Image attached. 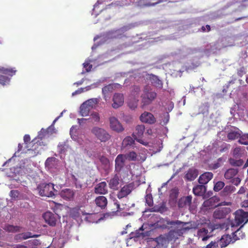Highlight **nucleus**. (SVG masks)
<instances>
[{"instance_id":"nucleus-5","label":"nucleus","mask_w":248,"mask_h":248,"mask_svg":"<svg viewBox=\"0 0 248 248\" xmlns=\"http://www.w3.org/2000/svg\"><path fill=\"white\" fill-rule=\"evenodd\" d=\"M92 133L102 142L108 140L111 136L105 129L98 127H94L92 129Z\"/></svg>"},{"instance_id":"nucleus-18","label":"nucleus","mask_w":248,"mask_h":248,"mask_svg":"<svg viewBox=\"0 0 248 248\" xmlns=\"http://www.w3.org/2000/svg\"><path fill=\"white\" fill-rule=\"evenodd\" d=\"M108 192L107 185L105 182L99 183L94 187V193L96 194L105 195Z\"/></svg>"},{"instance_id":"nucleus-49","label":"nucleus","mask_w":248,"mask_h":248,"mask_svg":"<svg viewBox=\"0 0 248 248\" xmlns=\"http://www.w3.org/2000/svg\"><path fill=\"white\" fill-rule=\"evenodd\" d=\"M90 119L92 122H98L100 121V116L98 113L93 112L91 114Z\"/></svg>"},{"instance_id":"nucleus-8","label":"nucleus","mask_w":248,"mask_h":248,"mask_svg":"<svg viewBox=\"0 0 248 248\" xmlns=\"http://www.w3.org/2000/svg\"><path fill=\"white\" fill-rule=\"evenodd\" d=\"M109 122L110 127L112 130L118 133L122 132L124 130L123 125L116 117H109Z\"/></svg>"},{"instance_id":"nucleus-39","label":"nucleus","mask_w":248,"mask_h":248,"mask_svg":"<svg viewBox=\"0 0 248 248\" xmlns=\"http://www.w3.org/2000/svg\"><path fill=\"white\" fill-rule=\"evenodd\" d=\"M80 210L79 208H74L70 211V216L74 219L78 218L80 216Z\"/></svg>"},{"instance_id":"nucleus-48","label":"nucleus","mask_w":248,"mask_h":248,"mask_svg":"<svg viewBox=\"0 0 248 248\" xmlns=\"http://www.w3.org/2000/svg\"><path fill=\"white\" fill-rule=\"evenodd\" d=\"M10 81V78L5 76L0 75V84L4 85L8 83Z\"/></svg>"},{"instance_id":"nucleus-15","label":"nucleus","mask_w":248,"mask_h":248,"mask_svg":"<svg viewBox=\"0 0 248 248\" xmlns=\"http://www.w3.org/2000/svg\"><path fill=\"white\" fill-rule=\"evenodd\" d=\"M125 159L123 154L118 155L115 160V168L117 172H120L125 166Z\"/></svg>"},{"instance_id":"nucleus-2","label":"nucleus","mask_w":248,"mask_h":248,"mask_svg":"<svg viewBox=\"0 0 248 248\" xmlns=\"http://www.w3.org/2000/svg\"><path fill=\"white\" fill-rule=\"evenodd\" d=\"M39 194L43 197H52L57 193V190L54 188V185L52 183H42L37 188Z\"/></svg>"},{"instance_id":"nucleus-31","label":"nucleus","mask_w":248,"mask_h":248,"mask_svg":"<svg viewBox=\"0 0 248 248\" xmlns=\"http://www.w3.org/2000/svg\"><path fill=\"white\" fill-rule=\"evenodd\" d=\"M205 187L203 185H197L193 188V193L197 196H202L205 192Z\"/></svg>"},{"instance_id":"nucleus-23","label":"nucleus","mask_w":248,"mask_h":248,"mask_svg":"<svg viewBox=\"0 0 248 248\" xmlns=\"http://www.w3.org/2000/svg\"><path fill=\"white\" fill-rule=\"evenodd\" d=\"M234 130H231L227 134V138L229 140H233L239 138L242 134V131L238 128L235 127Z\"/></svg>"},{"instance_id":"nucleus-60","label":"nucleus","mask_w":248,"mask_h":248,"mask_svg":"<svg viewBox=\"0 0 248 248\" xmlns=\"http://www.w3.org/2000/svg\"><path fill=\"white\" fill-rule=\"evenodd\" d=\"M242 206L244 207H248V200H245L242 202Z\"/></svg>"},{"instance_id":"nucleus-43","label":"nucleus","mask_w":248,"mask_h":248,"mask_svg":"<svg viewBox=\"0 0 248 248\" xmlns=\"http://www.w3.org/2000/svg\"><path fill=\"white\" fill-rule=\"evenodd\" d=\"M238 142L241 144L248 145V134L241 135Z\"/></svg>"},{"instance_id":"nucleus-22","label":"nucleus","mask_w":248,"mask_h":248,"mask_svg":"<svg viewBox=\"0 0 248 248\" xmlns=\"http://www.w3.org/2000/svg\"><path fill=\"white\" fill-rule=\"evenodd\" d=\"M94 202L96 206L102 209H104L108 204V200L104 196H99L95 198Z\"/></svg>"},{"instance_id":"nucleus-12","label":"nucleus","mask_w":248,"mask_h":248,"mask_svg":"<svg viewBox=\"0 0 248 248\" xmlns=\"http://www.w3.org/2000/svg\"><path fill=\"white\" fill-rule=\"evenodd\" d=\"M140 120L144 123L153 124L156 122V119L154 115L149 112L145 111L141 114Z\"/></svg>"},{"instance_id":"nucleus-17","label":"nucleus","mask_w":248,"mask_h":248,"mask_svg":"<svg viewBox=\"0 0 248 248\" xmlns=\"http://www.w3.org/2000/svg\"><path fill=\"white\" fill-rule=\"evenodd\" d=\"M192 196H187L181 198L178 202L179 208H183L189 207L192 202Z\"/></svg>"},{"instance_id":"nucleus-59","label":"nucleus","mask_w":248,"mask_h":248,"mask_svg":"<svg viewBox=\"0 0 248 248\" xmlns=\"http://www.w3.org/2000/svg\"><path fill=\"white\" fill-rule=\"evenodd\" d=\"M246 192V188L243 186H242L239 191H238V193L239 194H242Z\"/></svg>"},{"instance_id":"nucleus-58","label":"nucleus","mask_w":248,"mask_h":248,"mask_svg":"<svg viewBox=\"0 0 248 248\" xmlns=\"http://www.w3.org/2000/svg\"><path fill=\"white\" fill-rule=\"evenodd\" d=\"M206 29H207V31H209L211 30V28L210 25H206V26H202L201 28V31L202 32H205L206 31Z\"/></svg>"},{"instance_id":"nucleus-24","label":"nucleus","mask_w":248,"mask_h":248,"mask_svg":"<svg viewBox=\"0 0 248 248\" xmlns=\"http://www.w3.org/2000/svg\"><path fill=\"white\" fill-rule=\"evenodd\" d=\"M198 175V171L194 168L189 169L186 174L185 178L188 181H193Z\"/></svg>"},{"instance_id":"nucleus-44","label":"nucleus","mask_w":248,"mask_h":248,"mask_svg":"<svg viewBox=\"0 0 248 248\" xmlns=\"http://www.w3.org/2000/svg\"><path fill=\"white\" fill-rule=\"evenodd\" d=\"M143 231V227H140L139 230H137L135 232H132L131 233V237H143L145 235L142 232H141Z\"/></svg>"},{"instance_id":"nucleus-19","label":"nucleus","mask_w":248,"mask_h":248,"mask_svg":"<svg viewBox=\"0 0 248 248\" xmlns=\"http://www.w3.org/2000/svg\"><path fill=\"white\" fill-rule=\"evenodd\" d=\"M236 190L235 187L232 185H227L224 187L220 193V196L226 198L230 197L232 194Z\"/></svg>"},{"instance_id":"nucleus-7","label":"nucleus","mask_w":248,"mask_h":248,"mask_svg":"<svg viewBox=\"0 0 248 248\" xmlns=\"http://www.w3.org/2000/svg\"><path fill=\"white\" fill-rule=\"evenodd\" d=\"M217 202L218 198L217 197H213L205 201L203 203L202 206L204 207H206L207 209H212L220 205H228L231 204V202H225L217 204Z\"/></svg>"},{"instance_id":"nucleus-55","label":"nucleus","mask_w":248,"mask_h":248,"mask_svg":"<svg viewBox=\"0 0 248 248\" xmlns=\"http://www.w3.org/2000/svg\"><path fill=\"white\" fill-rule=\"evenodd\" d=\"M246 73L244 67H241L237 71V74L239 77H242Z\"/></svg>"},{"instance_id":"nucleus-57","label":"nucleus","mask_w":248,"mask_h":248,"mask_svg":"<svg viewBox=\"0 0 248 248\" xmlns=\"http://www.w3.org/2000/svg\"><path fill=\"white\" fill-rule=\"evenodd\" d=\"M139 143L142 144L143 145L147 146L148 145V142L147 141H144L140 139V138H135V139Z\"/></svg>"},{"instance_id":"nucleus-30","label":"nucleus","mask_w":248,"mask_h":248,"mask_svg":"<svg viewBox=\"0 0 248 248\" xmlns=\"http://www.w3.org/2000/svg\"><path fill=\"white\" fill-rule=\"evenodd\" d=\"M238 173V170L236 169L231 168L228 169L224 173L225 179L230 180L235 177Z\"/></svg>"},{"instance_id":"nucleus-42","label":"nucleus","mask_w":248,"mask_h":248,"mask_svg":"<svg viewBox=\"0 0 248 248\" xmlns=\"http://www.w3.org/2000/svg\"><path fill=\"white\" fill-rule=\"evenodd\" d=\"M225 186V183L222 181H217L215 183L214 190L216 192H218L223 189Z\"/></svg>"},{"instance_id":"nucleus-27","label":"nucleus","mask_w":248,"mask_h":248,"mask_svg":"<svg viewBox=\"0 0 248 248\" xmlns=\"http://www.w3.org/2000/svg\"><path fill=\"white\" fill-rule=\"evenodd\" d=\"M145 131V126L142 124L138 125L136 127L135 131L133 133L132 136L135 138H140L142 137Z\"/></svg>"},{"instance_id":"nucleus-56","label":"nucleus","mask_w":248,"mask_h":248,"mask_svg":"<svg viewBox=\"0 0 248 248\" xmlns=\"http://www.w3.org/2000/svg\"><path fill=\"white\" fill-rule=\"evenodd\" d=\"M32 237H33V236L31 235V232H27L22 234V237L24 239H27Z\"/></svg>"},{"instance_id":"nucleus-34","label":"nucleus","mask_w":248,"mask_h":248,"mask_svg":"<svg viewBox=\"0 0 248 248\" xmlns=\"http://www.w3.org/2000/svg\"><path fill=\"white\" fill-rule=\"evenodd\" d=\"M125 159L129 161H135L137 160V154L135 152L130 151L125 154H123Z\"/></svg>"},{"instance_id":"nucleus-47","label":"nucleus","mask_w":248,"mask_h":248,"mask_svg":"<svg viewBox=\"0 0 248 248\" xmlns=\"http://www.w3.org/2000/svg\"><path fill=\"white\" fill-rule=\"evenodd\" d=\"M16 71L14 70L13 69H3L1 70L2 73L12 76L15 74Z\"/></svg>"},{"instance_id":"nucleus-54","label":"nucleus","mask_w":248,"mask_h":248,"mask_svg":"<svg viewBox=\"0 0 248 248\" xmlns=\"http://www.w3.org/2000/svg\"><path fill=\"white\" fill-rule=\"evenodd\" d=\"M231 182L233 185L235 186H238L241 182V179L239 177H234L232 179Z\"/></svg>"},{"instance_id":"nucleus-52","label":"nucleus","mask_w":248,"mask_h":248,"mask_svg":"<svg viewBox=\"0 0 248 248\" xmlns=\"http://www.w3.org/2000/svg\"><path fill=\"white\" fill-rule=\"evenodd\" d=\"M219 247L217 245V243L216 241H211L209 244H208L205 248H218Z\"/></svg>"},{"instance_id":"nucleus-63","label":"nucleus","mask_w":248,"mask_h":248,"mask_svg":"<svg viewBox=\"0 0 248 248\" xmlns=\"http://www.w3.org/2000/svg\"><path fill=\"white\" fill-rule=\"evenodd\" d=\"M13 248H27V247L24 245H17L15 246Z\"/></svg>"},{"instance_id":"nucleus-14","label":"nucleus","mask_w":248,"mask_h":248,"mask_svg":"<svg viewBox=\"0 0 248 248\" xmlns=\"http://www.w3.org/2000/svg\"><path fill=\"white\" fill-rule=\"evenodd\" d=\"M112 107L114 108H118L123 106L124 102L123 94L121 93H115L113 97Z\"/></svg>"},{"instance_id":"nucleus-40","label":"nucleus","mask_w":248,"mask_h":248,"mask_svg":"<svg viewBox=\"0 0 248 248\" xmlns=\"http://www.w3.org/2000/svg\"><path fill=\"white\" fill-rule=\"evenodd\" d=\"M91 109H92L98 103V100L96 98L88 99L84 102Z\"/></svg>"},{"instance_id":"nucleus-38","label":"nucleus","mask_w":248,"mask_h":248,"mask_svg":"<svg viewBox=\"0 0 248 248\" xmlns=\"http://www.w3.org/2000/svg\"><path fill=\"white\" fill-rule=\"evenodd\" d=\"M229 162L231 165L236 167H240L244 163L243 160L241 159H235L232 158L229 159Z\"/></svg>"},{"instance_id":"nucleus-62","label":"nucleus","mask_w":248,"mask_h":248,"mask_svg":"<svg viewBox=\"0 0 248 248\" xmlns=\"http://www.w3.org/2000/svg\"><path fill=\"white\" fill-rule=\"evenodd\" d=\"M88 119L85 118H81L78 119V122L79 124H81L82 123H84L85 121H87Z\"/></svg>"},{"instance_id":"nucleus-6","label":"nucleus","mask_w":248,"mask_h":248,"mask_svg":"<svg viewBox=\"0 0 248 248\" xmlns=\"http://www.w3.org/2000/svg\"><path fill=\"white\" fill-rule=\"evenodd\" d=\"M234 215V221L237 225L248 221V212L244 211L242 209H239L235 212Z\"/></svg>"},{"instance_id":"nucleus-32","label":"nucleus","mask_w":248,"mask_h":248,"mask_svg":"<svg viewBox=\"0 0 248 248\" xmlns=\"http://www.w3.org/2000/svg\"><path fill=\"white\" fill-rule=\"evenodd\" d=\"M4 230L9 232H16L21 231V227L19 226L13 225H6L3 228Z\"/></svg>"},{"instance_id":"nucleus-20","label":"nucleus","mask_w":248,"mask_h":248,"mask_svg":"<svg viewBox=\"0 0 248 248\" xmlns=\"http://www.w3.org/2000/svg\"><path fill=\"white\" fill-rule=\"evenodd\" d=\"M213 174L211 172H206L200 176L198 181L202 185L207 184L213 178Z\"/></svg>"},{"instance_id":"nucleus-11","label":"nucleus","mask_w":248,"mask_h":248,"mask_svg":"<svg viewBox=\"0 0 248 248\" xmlns=\"http://www.w3.org/2000/svg\"><path fill=\"white\" fill-rule=\"evenodd\" d=\"M43 217L46 223L51 226H55L57 221V215L51 212H46L43 214Z\"/></svg>"},{"instance_id":"nucleus-10","label":"nucleus","mask_w":248,"mask_h":248,"mask_svg":"<svg viewBox=\"0 0 248 248\" xmlns=\"http://www.w3.org/2000/svg\"><path fill=\"white\" fill-rule=\"evenodd\" d=\"M231 209L229 207H220L217 209L213 213V217L215 219H222L231 212Z\"/></svg>"},{"instance_id":"nucleus-50","label":"nucleus","mask_w":248,"mask_h":248,"mask_svg":"<svg viewBox=\"0 0 248 248\" xmlns=\"http://www.w3.org/2000/svg\"><path fill=\"white\" fill-rule=\"evenodd\" d=\"M146 203L149 206H152L153 205V200L151 194H147L145 196Z\"/></svg>"},{"instance_id":"nucleus-35","label":"nucleus","mask_w":248,"mask_h":248,"mask_svg":"<svg viewBox=\"0 0 248 248\" xmlns=\"http://www.w3.org/2000/svg\"><path fill=\"white\" fill-rule=\"evenodd\" d=\"M91 108L85 103H83L80 107V113L82 116H87L89 115Z\"/></svg>"},{"instance_id":"nucleus-29","label":"nucleus","mask_w":248,"mask_h":248,"mask_svg":"<svg viewBox=\"0 0 248 248\" xmlns=\"http://www.w3.org/2000/svg\"><path fill=\"white\" fill-rule=\"evenodd\" d=\"M150 80L152 83L156 87L161 88L163 86V83L158 77L155 75L151 74L150 75Z\"/></svg>"},{"instance_id":"nucleus-13","label":"nucleus","mask_w":248,"mask_h":248,"mask_svg":"<svg viewBox=\"0 0 248 248\" xmlns=\"http://www.w3.org/2000/svg\"><path fill=\"white\" fill-rule=\"evenodd\" d=\"M217 245L220 248H225L231 243H234L232 237L229 234L223 235L221 237L216 241Z\"/></svg>"},{"instance_id":"nucleus-9","label":"nucleus","mask_w":248,"mask_h":248,"mask_svg":"<svg viewBox=\"0 0 248 248\" xmlns=\"http://www.w3.org/2000/svg\"><path fill=\"white\" fill-rule=\"evenodd\" d=\"M134 188V185L132 183H130L124 186L121 188L118 192L117 196L119 199L126 197L131 193Z\"/></svg>"},{"instance_id":"nucleus-16","label":"nucleus","mask_w":248,"mask_h":248,"mask_svg":"<svg viewBox=\"0 0 248 248\" xmlns=\"http://www.w3.org/2000/svg\"><path fill=\"white\" fill-rule=\"evenodd\" d=\"M135 140L130 136L126 137L122 141V149L127 150L133 149L135 144Z\"/></svg>"},{"instance_id":"nucleus-25","label":"nucleus","mask_w":248,"mask_h":248,"mask_svg":"<svg viewBox=\"0 0 248 248\" xmlns=\"http://www.w3.org/2000/svg\"><path fill=\"white\" fill-rule=\"evenodd\" d=\"M60 195L64 200H71L73 199L74 193L72 190L66 188L61 191Z\"/></svg>"},{"instance_id":"nucleus-28","label":"nucleus","mask_w":248,"mask_h":248,"mask_svg":"<svg viewBox=\"0 0 248 248\" xmlns=\"http://www.w3.org/2000/svg\"><path fill=\"white\" fill-rule=\"evenodd\" d=\"M243 227V225L237 229L235 232H233L232 238L233 241L235 242L238 240L243 239L245 237V233L241 230L242 228Z\"/></svg>"},{"instance_id":"nucleus-53","label":"nucleus","mask_w":248,"mask_h":248,"mask_svg":"<svg viewBox=\"0 0 248 248\" xmlns=\"http://www.w3.org/2000/svg\"><path fill=\"white\" fill-rule=\"evenodd\" d=\"M241 151V149L240 147H236L233 150V155L235 157H239L240 156V153Z\"/></svg>"},{"instance_id":"nucleus-33","label":"nucleus","mask_w":248,"mask_h":248,"mask_svg":"<svg viewBox=\"0 0 248 248\" xmlns=\"http://www.w3.org/2000/svg\"><path fill=\"white\" fill-rule=\"evenodd\" d=\"M208 233V230L204 228H201L198 231V235L199 237H202V240L203 241L207 240L209 238L210 236L207 235Z\"/></svg>"},{"instance_id":"nucleus-45","label":"nucleus","mask_w":248,"mask_h":248,"mask_svg":"<svg viewBox=\"0 0 248 248\" xmlns=\"http://www.w3.org/2000/svg\"><path fill=\"white\" fill-rule=\"evenodd\" d=\"M138 100L135 99L129 100L128 102V106L131 109H135L138 106Z\"/></svg>"},{"instance_id":"nucleus-26","label":"nucleus","mask_w":248,"mask_h":248,"mask_svg":"<svg viewBox=\"0 0 248 248\" xmlns=\"http://www.w3.org/2000/svg\"><path fill=\"white\" fill-rule=\"evenodd\" d=\"M208 229L211 232H212L215 230L217 229H225L226 230L229 229L228 224L226 223H223L221 224H208Z\"/></svg>"},{"instance_id":"nucleus-41","label":"nucleus","mask_w":248,"mask_h":248,"mask_svg":"<svg viewBox=\"0 0 248 248\" xmlns=\"http://www.w3.org/2000/svg\"><path fill=\"white\" fill-rule=\"evenodd\" d=\"M160 124L162 125H166L169 121L170 115L168 112H165L161 116Z\"/></svg>"},{"instance_id":"nucleus-61","label":"nucleus","mask_w":248,"mask_h":248,"mask_svg":"<svg viewBox=\"0 0 248 248\" xmlns=\"http://www.w3.org/2000/svg\"><path fill=\"white\" fill-rule=\"evenodd\" d=\"M168 0H158L156 2H154L153 3V5L154 6H155L158 4H159L160 3H162V2H166Z\"/></svg>"},{"instance_id":"nucleus-21","label":"nucleus","mask_w":248,"mask_h":248,"mask_svg":"<svg viewBox=\"0 0 248 248\" xmlns=\"http://www.w3.org/2000/svg\"><path fill=\"white\" fill-rule=\"evenodd\" d=\"M120 183V176L116 174L108 182L109 187L113 190H118Z\"/></svg>"},{"instance_id":"nucleus-4","label":"nucleus","mask_w":248,"mask_h":248,"mask_svg":"<svg viewBox=\"0 0 248 248\" xmlns=\"http://www.w3.org/2000/svg\"><path fill=\"white\" fill-rule=\"evenodd\" d=\"M24 142L27 145V147L28 148L31 147V148L29 149V150L37 151V153H38L39 150L38 148L39 146L41 145V143H42V139H39L37 138H34L31 142V138L29 135L26 134L24 136Z\"/></svg>"},{"instance_id":"nucleus-36","label":"nucleus","mask_w":248,"mask_h":248,"mask_svg":"<svg viewBox=\"0 0 248 248\" xmlns=\"http://www.w3.org/2000/svg\"><path fill=\"white\" fill-rule=\"evenodd\" d=\"M151 0H138L137 5L140 7L153 6V3L151 2Z\"/></svg>"},{"instance_id":"nucleus-51","label":"nucleus","mask_w":248,"mask_h":248,"mask_svg":"<svg viewBox=\"0 0 248 248\" xmlns=\"http://www.w3.org/2000/svg\"><path fill=\"white\" fill-rule=\"evenodd\" d=\"M19 192L16 190H12L10 191V196L12 198L16 199L19 195Z\"/></svg>"},{"instance_id":"nucleus-3","label":"nucleus","mask_w":248,"mask_h":248,"mask_svg":"<svg viewBox=\"0 0 248 248\" xmlns=\"http://www.w3.org/2000/svg\"><path fill=\"white\" fill-rule=\"evenodd\" d=\"M157 93L150 88H144L141 95L142 106H147L151 104L156 98Z\"/></svg>"},{"instance_id":"nucleus-64","label":"nucleus","mask_w":248,"mask_h":248,"mask_svg":"<svg viewBox=\"0 0 248 248\" xmlns=\"http://www.w3.org/2000/svg\"><path fill=\"white\" fill-rule=\"evenodd\" d=\"M22 145L20 143H19L18 145L17 151L20 152L22 150Z\"/></svg>"},{"instance_id":"nucleus-37","label":"nucleus","mask_w":248,"mask_h":248,"mask_svg":"<svg viewBox=\"0 0 248 248\" xmlns=\"http://www.w3.org/2000/svg\"><path fill=\"white\" fill-rule=\"evenodd\" d=\"M179 193V190L177 188L172 189L170 194V199L173 201H176L178 197Z\"/></svg>"},{"instance_id":"nucleus-46","label":"nucleus","mask_w":248,"mask_h":248,"mask_svg":"<svg viewBox=\"0 0 248 248\" xmlns=\"http://www.w3.org/2000/svg\"><path fill=\"white\" fill-rule=\"evenodd\" d=\"M113 90V86L111 84H109L102 88V93L103 94L105 95L107 93L109 92H112Z\"/></svg>"},{"instance_id":"nucleus-1","label":"nucleus","mask_w":248,"mask_h":248,"mask_svg":"<svg viewBox=\"0 0 248 248\" xmlns=\"http://www.w3.org/2000/svg\"><path fill=\"white\" fill-rule=\"evenodd\" d=\"M162 225L159 227L162 229L173 228L168 233L160 235L154 239L156 243L154 248H167L169 242L172 240L176 233L179 236H182L185 231L189 230L190 228L185 227L184 226L187 224L179 220L170 221L168 219H162L159 221Z\"/></svg>"}]
</instances>
